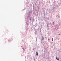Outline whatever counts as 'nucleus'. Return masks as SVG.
<instances>
[{"instance_id":"obj_1","label":"nucleus","mask_w":61,"mask_h":61,"mask_svg":"<svg viewBox=\"0 0 61 61\" xmlns=\"http://www.w3.org/2000/svg\"><path fill=\"white\" fill-rule=\"evenodd\" d=\"M36 56H38V53H37V52H36Z\"/></svg>"},{"instance_id":"obj_2","label":"nucleus","mask_w":61,"mask_h":61,"mask_svg":"<svg viewBox=\"0 0 61 61\" xmlns=\"http://www.w3.org/2000/svg\"><path fill=\"white\" fill-rule=\"evenodd\" d=\"M56 59H57V60H58V58H57V57H56Z\"/></svg>"},{"instance_id":"obj_3","label":"nucleus","mask_w":61,"mask_h":61,"mask_svg":"<svg viewBox=\"0 0 61 61\" xmlns=\"http://www.w3.org/2000/svg\"><path fill=\"white\" fill-rule=\"evenodd\" d=\"M53 40H54V39H53V38H52V41H53Z\"/></svg>"},{"instance_id":"obj_4","label":"nucleus","mask_w":61,"mask_h":61,"mask_svg":"<svg viewBox=\"0 0 61 61\" xmlns=\"http://www.w3.org/2000/svg\"><path fill=\"white\" fill-rule=\"evenodd\" d=\"M48 40H50L49 39H48Z\"/></svg>"},{"instance_id":"obj_5","label":"nucleus","mask_w":61,"mask_h":61,"mask_svg":"<svg viewBox=\"0 0 61 61\" xmlns=\"http://www.w3.org/2000/svg\"><path fill=\"white\" fill-rule=\"evenodd\" d=\"M35 5H36V3H35Z\"/></svg>"},{"instance_id":"obj_6","label":"nucleus","mask_w":61,"mask_h":61,"mask_svg":"<svg viewBox=\"0 0 61 61\" xmlns=\"http://www.w3.org/2000/svg\"><path fill=\"white\" fill-rule=\"evenodd\" d=\"M59 35H60V34H59Z\"/></svg>"},{"instance_id":"obj_7","label":"nucleus","mask_w":61,"mask_h":61,"mask_svg":"<svg viewBox=\"0 0 61 61\" xmlns=\"http://www.w3.org/2000/svg\"><path fill=\"white\" fill-rule=\"evenodd\" d=\"M35 26H36V25H35Z\"/></svg>"}]
</instances>
